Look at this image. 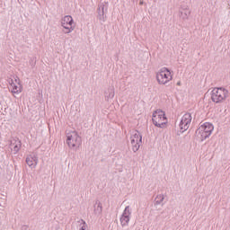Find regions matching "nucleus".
I'll return each mask as SVG.
<instances>
[{"label":"nucleus","mask_w":230,"mask_h":230,"mask_svg":"<svg viewBox=\"0 0 230 230\" xmlns=\"http://www.w3.org/2000/svg\"><path fill=\"white\" fill-rule=\"evenodd\" d=\"M142 141L143 137L141 136V133H139V131L135 130L131 133L130 142L133 152H137V150H139Z\"/></svg>","instance_id":"0eeeda50"},{"label":"nucleus","mask_w":230,"mask_h":230,"mask_svg":"<svg viewBox=\"0 0 230 230\" xmlns=\"http://www.w3.org/2000/svg\"><path fill=\"white\" fill-rule=\"evenodd\" d=\"M164 200V196L158 195L155 199V204H163V201Z\"/></svg>","instance_id":"f3484780"},{"label":"nucleus","mask_w":230,"mask_h":230,"mask_svg":"<svg viewBox=\"0 0 230 230\" xmlns=\"http://www.w3.org/2000/svg\"><path fill=\"white\" fill-rule=\"evenodd\" d=\"M106 98H108V100H112V98H114V89L110 88L106 93Z\"/></svg>","instance_id":"dca6fc26"},{"label":"nucleus","mask_w":230,"mask_h":230,"mask_svg":"<svg viewBox=\"0 0 230 230\" xmlns=\"http://www.w3.org/2000/svg\"><path fill=\"white\" fill-rule=\"evenodd\" d=\"M66 145L72 150H77L82 145V137L76 131H68L66 133Z\"/></svg>","instance_id":"f257e3e1"},{"label":"nucleus","mask_w":230,"mask_h":230,"mask_svg":"<svg viewBox=\"0 0 230 230\" xmlns=\"http://www.w3.org/2000/svg\"><path fill=\"white\" fill-rule=\"evenodd\" d=\"M213 130H215V127L209 122H205L204 124L199 126V128L196 131V134L201 141H204L205 139H208L209 136H211Z\"/></svg>","instance_id":"f03ea898"},{"label":"nucleus","mask_w":230,"mask_h":230,"mask_svg":"<svg viewBox=\"0 0 230 230\" xmlns=\"http://www.w3.org/2000/svg\"><path fill=\"white\" fill-rule=\"evenodd\" d=\"M61 26L64 28V33H72L75 31V21L71 15H66L61 20Z\"/></svg>","instance_id":"423d86ee"},{"label":"nucleus","mask_w":230,"mask_h":230,"mask_svg":"<svg viewBox=\"0 0 230 230\" xmlns=\"http://www.w3.org/2000/svg\"><path fill=\"white\" fill-rule=\"evenodd\" d=\"M156 79L160 85H166V84L172 82L173 76L170 69L163 67L156 73Z\"/></svg>","instance_id":"7ed1b4c3"},{"label":"nucleus","mask_w":230,"mask_h":230,"mask_svg":"<svg viewBox=\"0 0 230 230\" xmlns=\"http://www.w3.org/2000/svg\"><path fill=\"white\" fill-rule=\"evenodd\" d=\"M189 16H190V9L184 8L180 10V17H181V19H188Z\"/></svg>","instance_id":"2eb2a0df"},{"label":"nucleus","mask_w":230,"mask_h":230,"mask_svg":"<svg viewBox=\"0 0 230 230\" xmlns=\"http://www.w3.org/2000/svg\"><path fill=\"white\" fill-rule=\"evenodd\" d=\"M9 89L13 94H21L22 93V84H21V79L17 76H13L12 79H9Z\"/></svg>","instance_id":"6e6552de"},{"label":"nucleus","mask_w":230,"mask_h":230,"mask_svg":"<svg viewBox=\"0 0 230 230\" xmlns=\"http://www.w3.org/2000/svg\"><path fill=\"white\" fill-rule=\"evenodd\" d=\"M159 218H161V216L156 217V220H159Z\"/></svg>","instance_id":"6ab92c4d"},{"label":"nucleus","mask_w":230,"mask_h":230,"mask_svg":"<svg viewBox=\"0 0 230 230\" xmlns=\"http://www.w3.org/2000/svg\"><path fill=\"white\" fill-rule=\"evenodd\" d=\"M152 119L154 125H155V127H158L159 128H164V125L168 123V119H166V115L162 110H156L153 113Z\"/></svg>","instance_id":"20e7f679"},{"label":"nucleus","mask_w":230,"mask_h":230,"mask_svg":"<svg viewBox=\"0 0 230 230\" xmlns=\"http://www.w3.org/2000/svg\"><path fill=\"white\" fill-rule=\"evenodd\" d=\"M79 230H87V224H85V222L82 221Z\"/></svg>","instance_id":"a211bd4d"},{"label":"nucleus","mask_w":230,"mask_h":230,"mask_svg":"<svg viewBox=\"0 0 230 230\" xmlns=\"http://www.w3.org/2000/svg\"><path fill=\"white\" fill-rule=\"evenodd\" d=\"M109 8V5L107 4H101L98 8V19L101 21V22H105L107 21V16L105 13H107V9Z\"/></svg>","instance_id":"9b49d317"},{"label":"nucleus","mask_w":230,"mask_h":230,"mask_svg":"<svg viewBox=\"0 0 230 230\" xmlns=\"http://www.w3.org/2000/svg\"><path fill=\"white\" fill-rule=\"evenodd\" d=\"M102 203L99 200L95 201L94 209H93L94 215H96V217H100V215H102Z\"/></svg>","instance_id":"4468645a"},{"label":"nucleus","mask_w":230,"mask_h":230,"mask_svg":"<svg viewBox=\"0 0 230 230\" xmlns=\"http://www.w3.org/2000/svg\"><path fill=\"white\" fill-rule=\"evenodd\" d=\"M164 212H161V215H164Z\"/></svg>","instance_id":"aec40b11"},{"label":"nucleus","mask_w":230,"mask_h":230,"mask_svg":"<svg viewBox=\"0 0 230 230\" xmlns=\"http://www.w3.org/2000/svg\"><path fill=\"white\" fill-rule=\"evenodd\" d=\"M22 146V144L21 143V140H19L18 138H13V140H11L10 148L12 152H13V154H18L21 150Z\"/></svg>","instance_id":"ddd939ff"},{"label":"nucleus","mask_w":230,"mask_h":230,"mask_svg":"<svg viewBox=\"0 0 230 230\" xmlns=\"http://www.w3.org/2000/svg\"><path fill=\"white\" fill-rule=\"evenodd\" d=\"M26 164H28L29 168H31V170L37 168V164H39V156H37L35 154L27 155Z\"/></svg>","instance_id":"f8f14e48"},{"label":"nucleus","mask_w":230,"mask_h":230,"mask_svg":"<svg viewBox=\"0 0 230 230\" xmlns=\"http://www.w3.org/2000/svg\"><path fill=\"white\" fill-rule=\"evenodd\" d=\"M191 113H185L181 119L180 128L181 132H186L190 128V125H191Z\"/></svg>","instance_id":"1a4fd4ad"},{"label":"nucleus","mask_w":230,"mask_h":230,"mask_svg":"<svg viewBox=\"0 0 230 230\" xmlns=\"http://www.w3.org/2000/svg\"><path fill=\"white\" fill-rule=\"evenodd\" d=\"M227 96V90L224 88H214L211 93L212 102L215 103H220V102H224Z\"/></svg>","instance_id":"39448f33"},{"label":"nucleus","mask_w":230,"mask_h":230,"mask_svg":"<svg viewBox=\"0 0 230 230\" xmlns=\"http://www.w3.org/2000/svg\"><path fill=\"white\" fill-rule=\"evenodd\" d=\"M132 217V208L130 206H127L125 209L122 212V215L120 217V224L121 226H128V223L130 222V217Z\"/></svg>","instance_id":"9d476101"}]
</instances>
